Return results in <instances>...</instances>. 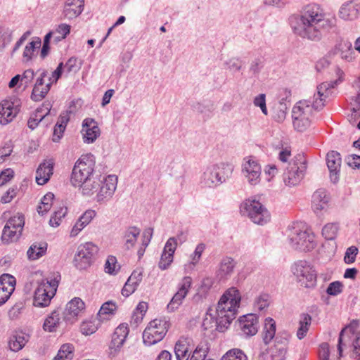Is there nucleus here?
Segmentation results:
<instances>
[{"instance_id": "1", "label": "nucleus", "mask_w": 360, "mask_h": 360, "mask_svg": "<svg viewBox=\"0 0 360 360\" xmlns=\"http://www.w3.org/2000/svg\"><path fill=\"white\" fill-rule=\"evenodd\" d=\"M293 32L302 38L312 41H319L333 25L331 20L324 18L319 6H306L300 14L290 18Z\"/></svg>"}, {"instance_id": "2", "label": "nucleus", "mask_w": 360, "mask_h": 360, "mask_svg": "<svg viewBox=\"0 0 360 360\" xmlns=\"http://www.w3.org/2000/svg\"><path fill=\"white\" fill-rule=\"evenodd\" d=\"M233 167L231 164L221 162L207 167L200 176L202 187L215 188L231 177Z\"/></svg>"}, {"instance_id": "3", "label": "nucleus", "mask_w": 360, "mask_h": 360, "mask_svg": "<svg viewBox=\"0 0 360 360\" xmlns=\"http://www.w3.org/2000/svg\"><path fill=\"white\" fill-rule=\"evenodd\" d=\"M289 244L292 248L300 251L307 252L316 246L314 235L304 229L302 223H295L287 230Z\"/></svg>"}, {"instance_id": "4", "label": "nucleus", "mask_w": 360, "mask_h": 360, "mask_svg": "<svg viewBox=\"0 0 360 360\" xmlns=\"http://www.w3.org/2000/svg\"><path fill=\"white\" fill-rule=\"evenodd\" d=\"M169 316H158L150 321L143 333V342L151 346L161 341L170 327Z\"/></svg>"}, {"instance_id": "5", "label": "nucleus", "mask_w": 360, "mask_h": 360, "mask_svg": "<svg viewBox=\"0 0 360 360\" xmlns=\"http://www.w3.org/2000/svg\"><path fill=\"white\" fill-rule=\"evenodd\" d=\"M315 110L311 100L297 102L292 110L294 129L302 132L308 129L313 120V110Z\"/></svg>"}, {"instance_id": "6", "label": "nucleus", "mask_w": 360, "mask_h": 360, "mask_svg": "<svg viewBox=\"0 0 360 360\" xmlns=\"http://www.w3.org/2000/svg\"><path fill=\"white\" fill-rule=\"evenodd\" d=\"M95 162V157L91 153L81 156L72 169L70 181L73 186L78 187L94 176Z\"/></svg>"}, {"instance_id": "7", "label": "nucleus", "mask_w": 360, "mask_h": 360, "mask_svg": "<svg viewBox=\"0 0 360 360\" xmlns=\"http://www.w3.org/2000/svg\"><path fill=\"white\" fill-rule=\"evenodd\" d=\"M307 161L303 155L299 154L289 162L287 170L283 174L285 185L294 186L297 185L304 178L307 169Z\"/></svg>"}, {"instance_id": "8", "label": "nucleus", "mask_w": 360, "mask_h": 360, "mask_svg": "<svg viewBox=\"0 0 360 360\" xmlns=\"http://www.w3.org/2000/svg\"><path fill=\"white\" fill-rule=\"evenodd\" d=\"M292 272L302 287L313 288L316 285V272L308 262L300 260L292 266Z\"/></svg>"}, {"instance_id": "9", "label": "nucleus", "mask_w": 360, "mask_h": 360, "mask_svg": "<svg viewBox=\"0 0 360 360\" xmlns=\"http://www.w3.org/2000/svg\"><path fill=\"white\" fill-rule=\"evenodd\" d=\"M240 211L248 215L251 221L259 225H264L270 221V214L259 201L246 200L240 205Z\"/></svg>"}, {"instance_id": "10", "label": "nucleus", "mask_w": 360, "mask_h": 360, "mask_svg": "<svg viewBox=\"0 0 360 360\" xmlns=\"http://www.w3.org/2000/svg\"><path fill=\"white\" fill-rule=\"evenodd\" d=\"M58 282L57 277L51 281H41L34 292V304L37 307L47 306L57 290Z\"/></svg>"}, {"instance_id": "11", "label": "nucleus", "mask_w": 360, "mask_h": 360, "mask_svg": "<svg viewBox=\"0 0 360 360\" xmlns=\"http://www.w3.org/2000/svg\"><path fill=\"white\" fill-rule=\"evenodd\" d=\"M98 251V247L93 243L87 242L79 245L74 257L76 268L82 270L89 267L94 262Z\"/></svg>"}, {"instance_id": "12", "label": "nucleus", "mask_w": 360, "mask_h": 360, "mask_svg": "<svg viewBox=\"0 0 360 360\" xmlns=\"http://www.w3.org/2000/svg\"><path fill=\"white\" fill-rule=\"evenodd\" d=\"M241 172L247 182L256 186L261 181L262 167L258 160L252 156L243 158Z\"/></svg>"}, {"instance_id": "13", "label": "nucleus", "mask_w": 360, "mask_h": 360, "mask_svg": "<svg viewBox=\"0 0 360 360\" xmlns=\"http://www.w3.org/2000/svg\"><path fill=\"white\" fill-rule=\"evenodd\" d=\"M240 295L238 290L234 288L229 289L218 302L217 312L218 314L231 312L236 315L240 306Z\"/></svg>"}, {"instance_id": "14", "label": "nucleus", "mask_w": 360, "mask_h": 360, "mask_svg": "<svg viewBox=\"0 0 360 360\" xmlns=\"http://www.w3.org/2000/svg\"><path fill=\"white\" fill-rule=\"evenodd\" d=\"M340 82L341 80L338 79L334 81L324 82L317 86L316 94H314L311 100L315 107V110L319 111L323 109L326 99L332 94L331 89L335 88Z\"/></svg>"}, {"instance_id": "15", "label": "nucleus", "mask_w": 360, "mask_h": 360, "mask_svg": "<svg viewBox=\"0 0 360 360\" xmlns=\"http://www.w3.org/2000/svg\"><path fill=\"white\" fill-rule=\"evenodd\" d=\"M259 316H239L236 322L238 334L244 338L255 335L260 327Z\"/></svg>"}, {"instance_id": "16", "label": "nucleus", "mask_w": 360, "mask_h": 360, "mask_svg": "<svg viewBox=\"0 0 360 360\" xmlns=\"http://www.w3.org/2000/svg\"><path fill=\"white\" fill-rule=\"evenodd\" d=\"M103 181L96 191L95 200L99 203H105L110 200L117 188V178L115 175L103 177Z\"/></svg>"}, {"instance_id": "17", "label": "nucleus", "mask_w": 360, "mask_h": 360, "mask_svg": "<svg viewBox=\"0 0 360 360\" xmlns=\"http://www.w3.org/2000/svg\"><path fill=\"white\" fill-rule=\"evenodd\" d=\"M20 101L16 97L4 100L0 103V124L6 125L11 122L20 110Z\"/></svg>"}, {"instance_id": "18", "label": "nucleus", "mask_w": 360, "mask_h": 360, "mask_svg": "<svg viewBox=\"0 0 360 360\" xmlns=\"http://www.w3.org/2000/svg\"><path fill=\"white\" fill-rule=\"evenodd\" d=\"M129 333L128 324L126 323H120L114 330L111 336V340L109 344L110 353L115 355L123 347Z\"/></svg>"}, {"instance_id": "19", "label": "nucleus", "mask_w": 360, "mask_h": 360, "mask_svg": "<svg viewBox=\"0 0 360 360\" xmlns=\"http://www.w3.org/2000/svg\"><path fill=\"white\" fill-rule=\"evenodd\" d=\"M39 77L31 94V99L33 101H40L46 97L49 91V84H45V78L48 77V71L46 70H39L37 72Z\"/></svg>"}, {"instance_id": "20", "label": "nucleus", "mask_w": 360, "mask_h": 360, "mask_svg": "<svg viewBox=\"0 0 360 360\" xmlns=\"http://www.w3.org/2000/svg\"><path fill=\"white\" fill-rule=\"evenodd\" d=\"M82 134L84 142L86 143H94L101 134V130L97 122L90 117L85 118L82 124Z\"/></svg>"}, {"instance_id": "21", "label": "nucleus", "mask_w": 360, "mask_h": 360, "mask_svg": "<svg viewBox=\"0 0 360 360\" xmlns=\"http://www.w3.org/2000/svg\"><path fill=\"white\" fill-rule=\"evenodd\" d=\"M191 283L192 278L190 276H185L184 278L179 290L167 304V309L169 312H173L181 304L182 300L186 296L188 290L191 286Z\"/></svg>"}, {"instance_id": "22", "label": "nucleus", "mask_w": 360, "mask_h": 360, "mask_svg": "<svg viewBox=\"0 0 360 360\" xmlns=\"http://www.w3.org/2000/svg\"><path fill=\"white\" fill-rule=\"evenodd\" d=\"M84 0H66L63 6L62 18L73 20L77 18L83 11Z\"/></svg>"}, {"instance_id": "23", "label": "nucleus", "mask_w": 360, "mask_h": 360, "mask_svg": "<svg viewBox=\"0 0 360 360\" xmlns=\"http://www.w3.org/2000/svg\"><path fill=\"white\" fill-rule=\"evenodd\" d=\"M327 166L330 172L331 181L336 183L339 180V172L341 166V158L339 153L330 151L326 155Z\"/></svg>"}, {"instance_id": "24", "label": "nucleus", "mask_w": 360, "mask_h": 360, "mask_svg": "<svg viewBox=\"0 0 360 360\" xmlns=\"http://www.w3.org/2000/svg\"><path fill=\"white\" fill-rule=\"evenodd\" d=\"M51 107L52 105L49 101L44 102L41 107L37 108L30 115L27 121V127L32 130L36 129L38 124L50 113Z\"/></svg>"}, {"instance_id": "25", "label": "nucleus", "mask_w": 360, "mask_h": 360, "mask_svg": "<svg viewBox=\"0 0 360 360\" xmlns=\"http://www.w3.org/2000/svg\"><path fill=\"white\" fill-rule=\"evenodd\" d=\"M333 51L334 54L340 56L342 59L348 62L352 61L354 58L355 52L352 48V43L348 40H340L338 41Z\"/></svg>"}, {"instance_id": "26", "label": "nucleus", "mask_w": 360, "mask_h": 360, "mask_svg": "<svg viewBox=\"0 0 360 360\" xmlns=\"http://www.w3.org/2000/svg\"><path fill=\"white\" fill-rule=\"evenodd\" d=\"M330 198L324 189H318L312 195V208L316 213L326 209Z\"/></svg>"}, {"instance_id": "27", "label": "nucleus", "mask_w": 360, "mask_h": 360, "mask_svg": "<svg viewBox=\"0 0 360 360\" xmlns=\"http://www.w3.org/2000/svg\"><path fill=\"white\" fill-rule=\"evenodd\" d=\"M102 176H91L78 187H80L82 195L91 196L98 191L100 184L103 181Z\"/></svg>"}, {"instance_id": "28", "label": "nucleus", "mask_w": 360, "mask_h": 360, "mask_svg": "<svg viewBox=\"0 0 360 360\" xmlns=\"http://www.w3.org/2000/svg\"><path fill=\"white\" fill-rule=\"evenodd\" d=\"M53 165L50 162H44L39 165L36 171V182L39 185L46 184L53 174Z\"/></svg>"}, {"instance_id": "29", "label": "nucleus", "mask_w": 360, "mask_h": 360, "mask_svg": "<svg viewBox=\"0 0 360 360\" xmlns=\"http://www.w3.org/2000/svg\"><path fill=\"white\" fill-rule=\"evenodd\" d=\"M141 229L136 226H129L122 233L123 248L129 250L132 248L139 236Z\"/></svg>"}, {"instance_id": "30", "label": "nucleus", "mask_w": 360, "mask_h": 360, "mask_svg": "<svg viewBox=\"0 0 360 360\" xmlns=\"http://www.w3.org/2000/svg\"><path fill=\"white\" fill-rule=\"evenodd\" d=\"M236 262L230 257H224L219 264L217 276L220 280L226 279L231 276L236 266Z\"/></svg>"}, {"instance_id": "31", "label": "nucleus", "mask_w": 360, "mask_h": 360, "mask_svg": "<svg viewBox=\"0 0 360 360\" xmlns=\"http://www.w3.org/2000/svg\"><path fill=\"white\" fill-rule=\"evenodd\" d=\"M100 316H89L80 325V331L85 335L94 333L101 324Z\"/></svg>"}, {"instance_id": "32", "label": "nucleus", "mask_w": 360, "mask_h": 360, "mask_svg": "<svg viewBox=\"0 0 360 360\" xmlns=\"http://www.w3.org/2000/svg\"><path fill=\"white\" fill-rule=\"evenodd\" d=\"M29 340V335L22 332H15L9 338L8 347L13 352L21 350Z\"/></svg>"}, {"instance_id": "33", "label": "nucleus", "mask_w": 360, "mask_h": 360, "mask_svg": "<svg viewBox=\"0 0 360 360\" xmlns=\"http://www.w3.org/2000/svg\"><path fill=\"white\" fill-rule=\"evenodd\" d=\"M96 212L94 210H86L80 217L77 219L71 231V236H77L91 221L95 217Z\"/></svg>"}, {"instance_id": "34", "label": "nucleus", "mask_w": 360, "mask_h": 360, "mask_svg": "<svg viewBox=\"0 0 360 360\" xmlns=\"http://www.w3.org/2000/svg\"><path fill=\"white\" fill-rule=\"evenodd\" d=\"M188 339L181 338L175 344L174 353L177 360H188L190 357Z\"/></svg>"}, {"instance_id": "35", "label": "nucleus", "mask_w": 360, "mask_h": 360, "mask_svg": "<svg viewBox=\"0 0 360 360\" xmlns=\"http://www.w3.org/2000/svg\"><path fill=\"white\" fill-rule=\"evenodd\" d=\"M276 323L270 316L264 321L262 335L263 341L265 345H269L276 336Z\"/></svg>"}, {"instance_id": "36", "label": "nucleus", "mask_w": 360, "mask_h": 360, "mask_svg": "<svg viewBox=\"0 0 360 360\" xmlns=\"http://www.w3.org/2000/svg\"><path fill=\"white\" fill-rule=\"evenodd\" d=\"M359 324L358 321L354 320L347 326L345 327L340 333L338 342V351L339 356H342L343 348L346 347L347 343L349 342V337L345 335V333L349 330L352 333H354V328L357 327Z\"/></svg>"}, {"instance_id": "37", "label": "nucleus", "mask_w": 360, "mask_h": 360, "mask_svg": "<svg viewBox=\"0 0 360 360\" xmlns=\"http://www.w3.org/2000/svg\"><path fill=\"white\" fill-rule=\"evenodd\" d=\"M271 303V295L267 293H262L255 297L253 303V309L256 312L264 314L267 312V309Z\"/></svg>"}, {"instance_id": "38", "label": "nucleus", "mask_w": 360, "mask_h": 360, "mask_svg": "<svg viewBox=\"0 0 360 360\" xmlns=\"http://www.w3.org/2000/svg\"><path fill=\"white\" fill-rule=\"evenodd\" d=\"M85 309L84 302L79 297H75L66 304L67 315H79Z\"/></svg>"}, {"instance_id": "39", "label": "nucleus", "mask_w": 360, "mask_h": 360, "mask_svg": "<svg viewBox=\"0 0 360 360\" xmlns=\"http://www.w3.org/2000/svg\"><path fill=\"white\" fill-rule=\"evenodd\" d=\"M47 243H34L32 244L27 252V257L30 259L35 260L42 257L46 251Z\"/></svg>"}, {"instance_id": "40", "label": "nucleus", "mask_w": 360, "mask_h": 360, "mask_svg": "<svg viewBox=\"0 0 360 360\" xmlns=\"http://www.w3.org/2000/svg\"><path fill=\"white\" fill-rule=\"evenodd\" d=\"M41 44V41L39 37H35L31 42L28 43L23 51V58L25 61L30 60L33 56L34 55V52L37 49L39 48Z\"/></svg>"}, {"instance_id": "41", "label": "nucleus", "mask_w": 360, "mask_h": 360, "mask_svg": "<svg viewBox=\"0 0 360 360\" xmlns=\"http://www.w3.org/2000/svg\"><path fill=\"white\" fill-rule=\"evenodd\" d=\"M22 231H19L18 229H13L10 226L5 225L2 236L1 240L4 243H8L10 242H13L16 240L19 236L21 235Z\"/></svg>"}, {"instance_id": "42", "label": "nucleus", "mask_w": 360, "mask_h": 360, "mask_svg": "<svg viewBox=\"0 0 360 360\" xmlns=\"http://www.w3.org/2000/svg\"><path fill=\"white\" fill-rule=\"evenodd\" d=\"M73 351L74 346L72 344H63L53 360H72L74 356Z\"/></svg>"}, {"instance_id": "43", "label": "nucleus", "mask_w": 360, "mask_h": 360, "mask_svg": "<svg viewBox=\"0 0 360 360\" xmlns=\"http://www.w3.org/2000/svg\"><path fill=\"white\" fill-rule=\"evenodd\" d=\"M12 38L13 31L8 27L0 26V51H3L11 43Z\"/></svg>"}, {"instance_id": "44", "label": "nucleus", "mask_w": 360, "mask_h": 360, "mask_svg": "<svg viewBox=\"0 0 360 360\" xmlns=\"http://www.w3.org/2000/svg\"><path fill=\"white\" fill-rule=\"evenodd\" d=\"M264 66V58L262 56L255 58L250 63L248 72L250 76L256 77Z\"/></svg>"}, {"instance_id": "45", "label": "nucleus", "mask_w": 360, "mask_h": 360, "mask_svg": "<svg viewBox=\"0 0 360 360\" xmlns=\"http://www.w3.org/2000/svg\"><path fill=\"white\" fill-rule=\"evenodd\" d=\"M15 278L8 274H4L0 276V286L4 287L6 291L13 293L15 290Z\"/></svg>"}, {"instance_id": "46", "label": "nucleus", "mask_w": 360, "mask_h": 360, "mask_svg": "<svg viewBox=\"0 0 360 360\" xmlns=\"http://www.w3.org/2000/svg\"><path fill=\"white\" fill-rule=\"evenodd\" d=\"M54 195L52 193H46L41 200V205L37 208L39 214H45L51 207Z\"/></svg>"}, {"instance_id": "47", "label": "nucleus", "mask_w": 360, "mask_h": 360, "mask_svg": "<svg viewBox=\"0 0 360 360\" xmlns=\"http://www.w3.org/2000/svg\"><path fill=\"white\" fill-rule=\"evenodd\" d=\"M120 269V266L117 264V258L112 255L108 257L105 264V271L110 275H115Z\"/></svg>"}, {"instance_id": "48", "label": "nucleus", "mask_w": 360, "mask_h": 360, "mask_svg": "<svg viewBox=\"0 0 360 360\" xmlns=\"http://www.w3.org/2000/svg\"><path fill=\"white\" fill-rule=\"evenodd\" d=\"M311 323V316H304V318L300 321V327L297 331V337L299 340H302L306 336Z\"/></svg>"}, {"instance_id": "49", "label": "nucleus", "mask_w": 360, "mask_h": 360, "mask_svg": "<svg viewBox=\"0 0 360 360\" xmlns=\"http://www.w3.org/2000/svg\"><path fill=\"white\" fill-rule=\"evenodd\" d=\"M338 225L334 223L327 224L322 229V235L326 240H333L337 236Z\"/></svg>"}, {"instance_id": "50", "label": "nucleus", "mask_w": 360, "mask_h": 360, "mask_svg": "<svg viewBox=\"0 0 360 360\" xmlns=\"http://www.w3.org/2000/svg\"><path fill=\"white\" fill-rule=\"evenodd\" d=\"M6 224L10 226L13 229L22 231V228L25 224V218L23 214L18 213L17 215L11 217Z\"/></svg>"}, {"instance_id": "51", "label": "nucleus", "mask_w": 360, "mask_h": 360, "mask_svg": "<svg viewBox=\"0 0 360 360\" xmlns=\"http://www.w3.org/2000/svg\"><path fill=\"white\" fill-rule=\"evenodd\" d=\"M68 212V209L65 207H60L59 210L54 212L53 215L49 220L50 226L57 227L60 224V220L63 218Z\"/></svg>"}, {"instance_id": "52", "label": "nucleus", "mask_w": 360, "mask_h": 360, "mask_svg": "<svg viewBox=\"0 0 360 360\" xmlns=\"http://www.w3.org/2000/svg\"><path fill=\"white\" fill-rule=\"evenodd\" d=\"M222 360H248V358L242 350L233 349L227 352Z\"/></svg>"}, {"instance_id": "53", "label": "nucleus", "mask_w": 360, "mask_h": 360, "mask_svg": "<svg viewBox=\"0 0 360 360\" xmlns=\"http://www.w3.org/2000/svg\"><path fill=\"white\" fill-rule=\"evenodd\" d=\"M59 322L58 316H47L44 322L43 328L48 332H54L58 328Z\"/></svg>"}, {"instance_id": "54", "label": "nucleus", "mask_w": 360, "mask_h": 360, "mask_svg": "<svg viewBox=\"0 0 360 360\" xmlns=\"http://www.w3.org/2000/svg\"><path fill=\"white\" fill-rule=\"evenodd\" d=\"M290 335L288 331L278 332L275 338V346L288 348Z\"/></svg>"}, {"instance_id": "55", "label": "nucleus", "mask_w": 360, "mask_h": 360, "mask_svg": "<svg viewBox=\"0 0 360 360\" xmlns=\"http://www.w3.org/2000/svg\"><path fill=\"white\" fill-rule=\"evenodd\" d=\"M117 305L112 301L103 304L96 315H110L115 313Z\"/></svg>"}, {"instance_id": "56", "label": "nucleus", "mask_w": 360, "mask_h": 360, "mask_svg": "<svg viewBox=\"0 0 360 360\" xmlns=\"http://www.w3.org/2000/svg\"><path fill=\"white\" fill-rule=\"evenodd\" d=\"M217 318L216 316H205L202 321V327L205 330H217Z\"/></svg>"}, {"instance_id": "57", "label": "nucleus", "mask_w": 360, "mask_h": 360, "mask_svg": "<svg viewBox=\"0 0 360 360\" xmlns=\"http://www.w3.org/2000/svg\"><path fill=\"white\" fill-rule=\"evenodd\" d=\"M287 354V349L285 347H279L274 345L271 349V359L272 360H285Z\"/></svg>"}, {"instance_id": "58", "label": "nucleus", "mask_w": 360, "mask_h": 360, "mask_svg": "<svg viewBox=\"0 0 360 360\" xmlns=\"http://www.w3.org/2000/svg\"><path fill=\"white\" fill-rule=\"evenodd\" d=\"M342 290L343 285L340 281H333L328 285L326 292L329 295L336 296L340 294Z\"/></svg>"}, {"instance_id": "59", "label": "nucleus", "mask_w": 360, "mask_h": 360, "mask_svg": "<svg viewBox=\"0 0 360 360\" xmlns=\"http://www.w3.org/2000/svg\"><path fill=\"white\" fill-rule=\"evenodd\" d=\"M174 255H169V253L162 252L160 262L158 263V267L161 270H165L168 269L172 262H173Z\"/></svg>"}, {"instance_id": "60", "label": "nucleus", "mask_w": 360, "mask_h": 360, "mask_svg": "<svg viewBox=\"0 0 360 360\" xmlns=\"http://www.w3.org/2000/svg\"><path fill=\"white\" fill-rule=\"evenodd\" d=\"M358 254V248L356 246H351L346 250L344 260L346 264H350L355 262Z\"/></svg>"}, {"instance_id": "61", "label": "nucleus", "mask_w": 360, "mask_h": 360, "mask_svg": "<svg viewBox=\"0 0 360 360\" xmlns=\"http://www.w3.org/2000/svg\"><path fill=\"white\" fill-rule=\"evenodd\" d=\"M217 318V331L224 332L230 326L233 319L230 316H216Z\"/></svg>"}, {"instance_id": "62", "label": "nucleus", "mask_w": 360, "mask_h": 360, "mask_svg": "<svg viewBox=\"0 0 360 360\" xmlns=\"http://www.w3.org/2000/svg\"><path fill=\"white\" fill-rule=\"evenodd\" d=\"M253 103L255 106L259 107L262 112L264 115L268 114L266 105V96L264 94H261L257 96L253 101Z\"/></svg>"}, {"instance_id": "63", "label": "nucleus", "mask_w": 360, "mask_h": 360, "mask_svg": "<svg viewBox=\"0 0 360 360\" xmlns=\"http://www.w3.org/2000/svg\"><path fill=\"white\" fill-rule=\"evenodd\" d=\"M205 249V245L204 243H199L194 251L191 255V264L195 265L200 260L203 251Z\"/></svg>"}, {"instance_id": "64", "label": "nucleus", "mask_w": 360, "mask_h": 360, "mask_svg": "<svg viewBox=\"0 0 360 360\" xmlns=\"http://www.w3.org/2000/svg\"><path fill=\"white\" fill-rule=\"evenodd\" d=\"M177 245L176 238L170 237L165 245L163 252L174 255Z\"/></svg>"}]
</instances>
